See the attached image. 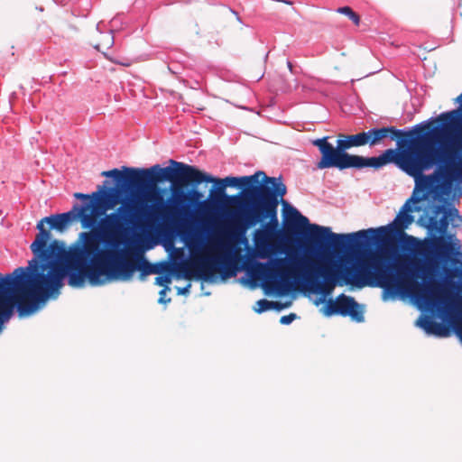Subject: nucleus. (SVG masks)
I'll return each mask as SVG.
<instances>
[{
  "label": "nucleus",
  "instance_id": "f257e3e1",
  "mask_svg": "<svg viewBox=\"0 0 462 462\" xmlns=\"http://www.w3.org/2000/svg\"><path fill=\"white\" fill-rule=\"evenodd\" d=\"M222 187L215 190V199L225 197V189L237 187L244 189V195L230 197L242 209L234 215L221 236L217 238L207 251L195 253L191 258L180 263L177 268L178 276L187 280L208 281L220 274L223 278L234 276L237 263L241 259L238 246L249 227L270 219L263 228L255 230L254 244L256 255L265 259L284 252L281 243L282 232L277 230L278 197L286 194V186L274 177H268L258 171L250 176L223 179ZM283 206L288 203L282 199ZM310 242L320 251L330 249L344 252L349 263L338 274L324 262L310 264L309 258H298L288 254V257L275 258L269 263H256L250 270L253 277L264 279L267 286L283 292L291 286V281H301L307 289L316 294L328 296L337 285H350L356 288L375 287V227L363 229L350 234H336L329 227L310 226Z\"/></svg>",
  "mask_w": 462,
  "mask_h": 462
},
{
  "label": "nucleus",
  "instance_id": "f03ea898",
  "mask_svg": "<svg viewBox=\"0 0 462 462\" xmlns=\"http://www.w3.org/2000/svg\"><path fill=\"white\" fill-rule=\"evenodd\" d=\"M383 301L410 299L421 314L415 325L428 336L455 334L462 344V253L420 273L408 257L397 258L385 275L377 273Z\"/></svg>",
  "mask_w": 462,
  "mask_h": 462
},
{
  "label": "nucleus",
  "instance_id": "7ed1b4c3",
  "mask_svg": "<svg viewBox=\"0 0 462 462\" xmlns=\"http://www.w3.org/2000/svg\"><path fill=\"white\" fill-rule=\"evenodd\" d=\"M75 221H79V217L69 210L45 217L37 224L39 233L30 246L34 257L29 261L25 268L29 273V278H32L33 284L39 288L46 300L60 293L67 274L69 285L83 287L87 269L95 258L84 252L88 236L93 235L97 245H101L99 233L90 229L81 232L69 249L66 248L64 242L57 239L52 240L47 246L51 235L44 227V223H47L51 229L62 233Z\"/></svg>",
  "mask_w": 462,
  "mask_h": 462
},
{
  "label": "nucleus",
  "instance_id": "20e7f679",
  "mask_svg": "<svg viewBox=\"0 0 462 462\" xmlns=\"http://www.w3.org/2000/svg\"><path fill=\"white\" fill-rule=\"evenodd\" d=\"M171 166L161 167L155 164L147 169L124 168L103 171L102 176L113 177L118 186L126 189H144L147 198L152 202H162L163 198L158 191L157 185L170 181L171 185L199 186L201 183H214L216 189L222 187L223 179H218L191 166L174 160H170Z\"/></svg>",
  "mask_w": 462,
  "mask_h": 462
},
{
  "label": "nucleus",
  "instance_id": "39448f33",
  "mask_svg": "<svg viewBox=\"0 0 462 462\" xmlns=\"http://www.w3.org/2000/svg\"><path fill=\"white\" fill-rule=\"evenodd\" d=\"M116 248H102L93 235L88 236L84 252L95 258L87 269L85 282L92 286H102L115 281H130L135 271L140 272L141 278L160 273L147 261L141 246L132 245L125 249Z\"/></svg>",
  "mask_w": 462,
  "mask_h": 462
},
{
  "label": "nucleus",
  "instance_id": "423d86ee",
  "mask_svg": "<svg viewBox=\"0 0 462 462\" xmlns=\"http://www.w3.org/2000/svg\"><path fill=\"white\" fill-rule=\"evenodd\" d=\"M406 149L389 148L377 156V169L393 163L407 175L417 179L435 169L446 173L449 170V154L445 147L437 145L435 137L409 143Z\"/></svg>",
  "mask_w": 462,
  "mask_h": 462
},
{
  "label": "nucleus",
  "instance_id": "0eeeda50",
  "mask_svg": "<svg viewBox=\"0 0 462 462\" xmlns=\"http://www.w3.org/2000/svg\"><path fill=\"white\" fill-rule=\"evenodd\" d=\"M35 286L25 267H18L5 277L0 274V332L3 324L11 318L14 306L23 317L34 313L40 304L46 301Z\"/></svg>",
  "mask_w": 462,
  "mask_h": 462
},
{
  "label": "nucleus",
  "instance_id": "6e6552de",
  "mask_svg": "<svg viewBox=\"0 0 462 462\" xmlns=\"http://www.w3.org/2000/svg\"><path fill=\"white\" fill-rule=\"evenodd\" d=\"M119 206L115 211L105 214L99 220L101 242L111 247H117L122 240L123 232L128 226L140 227L147 223L159 221V216L153 213L154 203L147 208L136 197L117 199Z\"/></svg>",
  "mask_w": 462,
  "mask_h": 462
},
{
  "label": "nucleus",
  "instance_id": "1a4fd4ad",
  "mask_svg": "<svg viewBox=\"0 0 462 462\" xmlns=\"http://www.w3.org/2000/svg\"><path fill=\"white\" fill-rule=\"evenodd\" d=\"M74 197L88 200L82 205L75 204L71 208V211L79 217L81 226L85 229L96 228L100 218L118 203L116 189L105 186H98L91 194L77 192Z\"/></svg>",
  "mask_w": 462,
  "mask_h": 462
},
{
  "label": "nucleus",
  "instance_id": "9d476101",
  "mask_svg": "<svg viewBox=\"0 0 462 462\" xmlns=\"http://www.w3.org/2000/svg\"><path fill=\"white\" fill-rule=\"evenodd\" d=\"M417 254L423 259V267L411 260L420 270L426 271L440 263L451 259L462 253V242L456 234L445 231L440 234H432L430 236L425 237L420 241L417 248Z\"/></svg>",
  "mask_w": 462,
  "mask_h": 462
},
{
  "label": "nucleus",
  "instance_id": "9b49d317",
  "mask_svg": "<svg viewBox=\"0 0 462 462\" xmlns=\"http://www.w3.org/2000/svg\"><path fill=\"white\" fill-rule=\"evenodd\" d=\"M328 137H322L312 141V144L319 148L321 158L317 163L319 169L337 168L345 170L349 168L362 169L365 167H375V156L364 158L359 155H352L345 152L337 140V146L334 147L328 142Z\"/></svg>",
  "mask_w": 462,
  "mask_h": 462
},
{
  "label": "nucleus",
  "instance_id": "f8f14e48",
  "mask_svg": "<svg viewBox=\"0 0 462 462\" xmlns=\"http://www.w3.org/2000/svg\"><path fill=\"white\" fill-rule=\"evenodd\" d=\"M442 113L437 117H430L410 128L397 129L394 126L377 127V143L389 138L396 141L398 145H408L409 143L436 137L439 129L442 128L446 133V118L441 117Z\"/></svg>",
  "mask_w": 462,
  "mask_h": 462
},
{
  "label": "nucleus",
  "instance_id": "ddd939ff",
  "mask_svg": "<svg viewBox=\"0 0 462 462\" xmlns=\"http://www.w3.org/2000/svg\"><path fill=\"white\" fill-rule=\"evenodd\" d=\"M454 102L458 106L449 111L442 112V118H446L444 123L447 125L446 136L448 145L446 150L449 154V167L455 160H457V170L462 178V91Z\"/></svg>",
  "mask_w": 462,
  "mask_h": 462
},
{
  "label": "nucleus",
  "instance_id": "4468645a",
  "mask_svg": "<svg viewBox=\"0 0 462 462\" xmlns=\"http://www.w3.org/2000/svg\"><path fill=\"white\" fill-rule=\"evenodd\" d=\"M180 184L171 185V198L165 204L154 202L153 213L159 216V219L165 223H178L189 216V205L187 191L183 190Z\"/></svg>",
  "mask_w": 462,
  "mask_h": 462
},
{
  "label": "nucleus",
  "instance_id": "2eb2a0df",
  "mask_svg": "<svg viewBox=\"0 0 462 462\" xmlns=\"http://www.w3.org/2000/svg\"><path fill=\"white\" fill-rule=\"evenodd\" d=\"M324 314L328 317L340 315L350 317L356 322L364 320V310L356 300L345 294H339L335 300H329L324 307Z\"/></svg>",
  "mask_w": 462,
  "mask_h": 462
},
{
  "label": "nucleus",
  "instance_id": "dca6fc26",
  "mask_svg": "<svg viewBox=\"0 0 462 462\" xmlns=\"http://www.w3.org/2000/svg\"><path fill=\"white\" fill-rule=\"evenodd\" d=\"M425 199V193L422 195H416V190L413 191V195L406 200L405 204L401 208L399 213L393 220V224L399 228L403 234V236L411 241H414L420 244L419 239L413 237L412 236H409L404 233V230L408 228V226L413 222L414 217L411 215V212L420 211V207H417L414 204L422 201Z\"/></svg>",
  "mask_w": 462,
  "mask_h": 462
},
{
  "label": "nucleus",
  "instance_id": "f3484780",
  "mask_svg": "<svg viewBox=\"0 0 462 462\" xmlns=\"http://www.w3.org/2000/svg\"><path fill=\"white\" fill-rule=\"evenodd\" d=\"M401 236H403V234L399 231V228L393 221L385 226H377V273L379 272L385 275L388 272L383 273L379 267V251L383 247L393 245Z\"/></svg>",
  "mask_w": 462,
  "mask_h": 462
},
{
  "label": "nucleus",
  "instance_id": "a211bd4d",
  "mask_svg": "<svg viewBox=\"0 0 462 462\" xmlns=\"http://www.w3.org/2000/svg\"><path fill=\"white\" fill-rule=\"evenodd\" d=\"M337 138L345 152L354 147L372 146L375 144V127L370 128L367 132H360L356 134H339Z\"/></svg>",
  "mask_w": 462,
  "mask_h": 462
},
{
  "label": "nucleus",
  "instance_id": "6ab92c4d",
  "mask_svg": "<svg viewBox=\"0 0 462 462\" xmlns=\"http://www.w3.org/2000/svg\"><path fill=\"white\" fill-rule=\"evenodd\" d=\"M442 208L440 205L435 204L433 201L429 202V207L425 209L424 214L421 215L418 219V224L420 226H426L432 225V221L438 218V216L441 213Z\"/></svg>",
  "mask_w": 462,
  "mask_h": 462
},
{
  "label": "nucleus",
  "instance_id": "aec40b11",
  "mask_svg": "<svg viewBox=\"0 0 462 462\" xmlns=\"http://www.w3.org/2000/svg\"><path fill=\"white\" fill-rule=\"evenodd\" d=\"M289 217L295 222H291L287 226V232L291 234H297V223L302 226L309 225V219L302 216L296 208L291 207L289 211Z\"/></svg>",
  "mask_w": 462,
  "mask_h": 462
},
{
  "label": "nucleus",
  "instance_id": "412c9836",
  "mask_svg": "<svg viewBox=\"0 0 462 462\" xmlns=\"http://www.w3.org/2000/svg\"><path fill=\"white\" fill-rule=\"evenodd\" d=\"M449 225V219H448L446 215H443L439 219L436 218L435 221H432V225L423 226L428 230V235L430 236L432 234H440L445 231H448V227Z\"/></svg>",
  "mask_w": 462,
  "mask_h": 462
},
{
  "label": "nucleus",
  "instance_id": "4be33fe9",
  "mask_svg": "<svg viewBox=\"0 0 462 462\" xmlns=\"http://www.w3.org/2000/svg\"><path fill=\"white\" fill-rule=\"evenodd\" d=\"M443 215L447 216L449 223L452 222L453 227H457L462 223V216L459 214L458 209L451 204L448 205L447 211Z\"/></svg>",
  "mask_w": 462,
  "mask_h": 462
},
{
  "label": "nucleus",
  "instance_id": "5701e85b",
  "mask_svg": "<svg viewBox=\"0 0 462 462\" xmlns=\"http://www.w3.org/2000/svg\"><path fill=\"white\" fill-rule=\"evenodd\" d=\"M191 187L192 189L187 191L189 214L190 213L191 208L198 204L203 197V194L196 189L198 186Z\"/></svg>",
  "mask_w": 462,
  "mask_h": 462
},
{
  "label": "nucleus",
  "instance_id": "b1692460",
  "mask_svg": "<svg viewBox=\"0 0 462 462\" xmlns=\"http://www.w3.org/2000/svg\"><path fill=\"white\" fill-rule=\"evenodd\" d=\"M100 41L94 45L97 50L108 49L113 45L114 39L110 33L100 34Z\"/></svg>",
  "mask_w": 462,
  "mask_h": 462
},
{
  "label": "nucleus",
  "instance_id": "393cba45",
  "mask_svg": "<svg viewBox=\"0 0 462 462\" xmlns=\"http://www.w3.org/2000/svg\"><path fill=\"white\" fill-rule=\"evenodd\" d=\"M337 13L347 16L356 25H358L360 23L359 15L349 6L339 7Z\"/></svg>",
  "mask_w": 462,
  "mask_h": 462
},
{
  "label": "nucleus",
  "instance_id": "a878e982",
  "mask_svg": "<svg viewBox=\"0 0 462 462\" xmlns=\"http://www.w3.org/2000/svg\"><path fill=\"white\" fill-rule=\"evenodd\" d=\"M450 193L452 194L451 199L458 201L462 197V187L459 185L448 187V189L445 190V194L449 195Z\"/></svg>",
  "mask_w": 462,
  "mask_h": 462
},
{
  "label": "nucleus",
  "instance_id": "bb28decb",
  "mask_svg": "<svg viewBox=\"0 0 462 462\" xmlns=\"http://www.w3.org/2000/svg\"><path fill=\"white\" fill-rule=\"evenodd\" d=\"M256 305H257V308H255L254 310L257 313H262L263 311L271 310L273 307L274 303L273 301H269L265 299H263V300H259L256 302Z\"/></svg>",
  "mask_w": 462,
  "mask_h": 462
},
{
  "label": "nucleus",
  "instance_id": "cd10ccee",
  "mask_svg": "<svg viewBox=\"0 0 462 462\" xmlns=\"http://www.w3.org/2000/svg\"><path fill=\"white\" fill-rule=\"evenodd\" d=\"M296 319L295 313H290L289 315H284L280 319V322L283 325L291 324Z\"/></svg>",
  "mask_w": 462,
  "mask_h": 462
},
{
  "label": "nucleus",
  "instance_id": "c85d7f7f",
  "mask_svg": "<svg viewBox=\"0 0 462 462\" xmlns=\"http://www.w3.org/2000/svg\"><path fill=\"white\" fill-rule=\"evenodd\" d=\"M155 282L158 285L163 286L166 283L170 282V278L167 276H158L155 278Z\"/></svg>",
  "mask_w": 462,
  "mask_h": 462
},
{
  "label": "nucleus",
  "instance_id": "c756f323",
  "mask_svg": "<svg viewBox=\"0 0 462 462\" xmlns=\"http://www.w3.org/2000/svg\"><path fill=\"white\" fill-rule=\"evenodd\" d=\"M376 42H377V43H383V44H385L386 43V39H385L384 33L377 32Z\"/></svg>",
  "mask_w": 462,
  "mask_h": 462
},
{
  "label": "nucleus",
  "instance_id": "7c9ffc66",
  "mask_svg": "<svg viewBox=\"0 0 462 462\" xmlns=\"http://www.w3.org/2000/svg\"><path fill=\"white\" fill-rule=\"evenodd\" d=\"M190 284H188L187 286L183 288H178V293L179 294H187L189 291Z\"/></svg>",
  "mask_w": 462,
  "mask_h": 462
},
{
  "label": "nucleus",
  "instance_id": "2f4dec72",
  "mask_svg": "<svg viewBox=\"0 0 462 462\" xmlns=\"http://www.w3.org/2000/svg\"><path fill=\"white\" fill-rule=\"evenodd\" d=\"M287 66H288V69H289L291 71H292V64H291V61H288V62H287Z\"/></svg>",
  "mask_w": 462,
  "mask_h": 462
},
{
  "label": "nucleus",
  "instance_id": "473e14b6",
  "mask_svg": "<svg viewBox=\"0 0 462 462\" xmlns=\"http://www.w3.org/2000/svg\"><path fill=\"white\" fill-rule=\"evenodd\" d=\"M283 3H285L286 5H291V2L290 1H282Z\"/></svg>",
  "mask_w": 462,
  "mask_h": 462
}]
</instances>
